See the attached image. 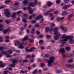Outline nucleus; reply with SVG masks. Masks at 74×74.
<instances>
[{
    "mask_svg": "<svg viewBox=\"0 0 74 74\" xmlns=\"http://www.w3.org/2000/svg\"><path fill=\"white\" fill-rule=\"evenodd\" d=\"M58 31V28L56 27L55 28V29L53 30L54 32V35H57L54 36V38L56 40H59L60 38V37L62 36V34L59 33V32Z\"/></svg>",
    "mask_w": 74,
    "mask_h": 74,
    "instance_id": "nucleus-1",
    "label": "nucleus"
},
{
    "mask_svg": "<svg viewBox=\"0 0 74 74\" xmlns=\"http://www.w3.org/2000/svg\"><path fill=\"white\" fill-rule=\"evenodd\" d=\"M20 42H21L20 41H17L16 43H15L14 45L16 46H17V45H19L18 48H20V49H23V48H24V47L22 46V45L24 44V43L21 42L20 43Z\"/></svg>",
    "mask_w": 74,
    "mask_h": 74,
    "instance_id": "nucleus-2",
    "label": "nucleus"
},
{
    "mask_svg": "<svg viewBox=\"0 0 74 74\" xmlns=\"http://www.w3.org/2000/svg\"><path fill=\"white\" fill-rule=\"evenodd\" d=\"M61 38H63V40L60 41V42H62V44H64L66 41H67V39L66 37L64 34L62 35Z\"/></svg>",
    "mask_w": 74,
    "mask_h": 74,
    "instance_id": "nucleus-3",
    "label": "nucleus"
},
{
    "mask_svg": "<svg viewBox=\"0 0 74 74\" xmlns=\"http://www.w3.org/2000/svg\"><path fill=\"white\" fill-rule=\"evenodd\" d=\"M60 28L63 33H66L67 32V28L62 26H60Z\"/></svg>",
    "mask_w": 74,
    "mask_h": 74,
    "instance_id": "nucleus-4",
    "label": "nucleus"
},
{
    "mask_svg": "<svg viewBox=\"0 0 74 74\" xmlns=\"http://www.w3.org/2000/svg\"><path fill=\"white\" fill-rule=\"evenodd\" d=\"M49 59H50L49 60L50 61V65L51 66H52V63H53V62H54V60L55 59V58L54 57H51L49 58Z\"/></svg>",
    "mask_w": 74,
    "mask_h": 74,
    "instance_id": "nucleus-5",
    "label": "nucleus"
},
{
    "mask_svg": "<svg viewBox=\"0 0 74 74\" xmlns=\"http://www.w3.org/2000/svg\"><path fill=\"white\" fill-rule=\"evenodd\" d=\"M4 14L5 15V16H6L7 18H9L11 16V14H10V12L9 11H6L4 13Z\"/></svg>",
    "mask_w": 74,
    "mask_h": 74,
    "instance_id": "nucleus-6",
    "label": "nucleus"
},
{
    "mask_svg": "<svg viewBox=\"0 0 74 74\" xmlns=\"http://www.w3.org/2000/svg\"><path fill=\"white\" fill-rule=\"evenodd\" d=\"M71 6V5L69 4L68 5H66L65 6H64L63 7L62 9L63 10H67V9H68L69 7H70Z\"/></svg>",
    "mask_w": 74,
    "mask_h": 74,
    "instance_id": "nucleus-7",
    "label": "nucleus"
},
{
    "mask_svg": "<svg viewBox=\"0 0 74 74\" xmlns=\"http://www.w3.org/2000/svg\"><path fill=\"white\" fill-rule=\"evenodd\" d=\"M66 39H67V40H68L69 38L70 40H72L73 39V38H74V37H73V36H66Z\"/></svg>",
    "mask_w": 74,
    "mask_h": 74,
    "instance_id": "nucleus-8",
    "label": "nucleus"
},
{
    "mask_svg": "<svg viewBox=\"0 0 74 74\" xmlns=\"http://www.w3.org/2000/svg\"><path fill=\"white\" fill-rule=\"evenodd\" d=\"M44 59V60H45V61L47 62L48 63L47 64L48 66H49V67L51 66V63H50V61H49V60H47V59Z\"/></svg>",
    "mask_w": 74,
    "mask_h": 74,
    "instance_id": "nucleus-9",
    "label": "nucleus"
},
{
    "mask_svg": "<svg viewBox=\"0 0 74 74\" xmlns=\"http://www.w3.org/2000/svg\"><path fill=\"white\" fill-rule=\"evenodd\" d=\"M10 29H8L4 30L3 31V33L4 34H6L8 32H10Z\"/></svg>",
    "mask_w": 74,
    "mask_h": 74,
    "instance_id": "nucleus-10",
    "label": "nucleus"
},
{
    "mask_svg": "<svg viewBox=\"0 0 74 74\" xmlns=\"http://www.w3.org/2000/svg\"><path fill=\"white\" fill-rule=\"evenodd\" d=\"M59 52H61L62 53H64L65 52L64 49V48H61L59 51Z\"/></svg>",
    "mask_w": 74,
    "mask_h": 74,
    "instance_id": "nucleus-11",
    "label": "nucleus"
},
{
    "mask_svg": "<svg viewBox=\"0 0 74 74\" xmlns=\"http://www.w3.org/2000/svg\"><path fill=\"white\" fill-rule=\"evenodd\" d=\"M51 5H53L51 1H49L47 2V6L49 7H50Z\"/></svg>",
    "mask_w": 74,
    "mask_h": 74,
    "instance_id": "nucleus-12",
    "label": "nucleus"
},
{
    "mask_svg": "<svg viewBox=\"0 0 74 74\" xmlns=\"http://www.w3.org/2000/svg\"><path fill=\"white\" fill-rule=\"evenodd\" d=\"M29 6H30L31 7H35V5H34V3H29Z\"/></svg>",
    "mask_w": 74,
    "mask_h": 74,
    "instance_id": "nucleus-13",
    "label": "nucleus"
},
{
    "mask_svg": "<svg viewBox=\"0 0 74 74\" xmlns=\"http://www.w3.org/2000/svg\"><path fill=\"white\" fill-rule=\"evenodd\" d=\"M11 0H6L5 1V4H8V3H10L11 2Z\"/></svg>",
    "mask_w": 74,
    "mask_h": 74,
    "instance_id": "nucleus-14",
    "label": "nucleus"
},
{
    "mask_svg": "<svg viewBox=\"0 0 74 74\" xmlns=\"http://www.w3.org/2000/svg\"><path fill=\"white\" fill-rule=\"evenodd\" d=\"M9 53H10V54L12 53V51L11 50H8V52H6L5 53V55H9Z\"/></svg>",
    "mask_w": 74,
    "mask_h": 74,
    "instance_id": "nucleus-15",
    "label": "nucleus"
},
{
    "mask_svg": "<svg viewBox=\"0 0 74 74\" xmlns=\"http://www.w3.org/2000/svg\"><path fill=\"white\" fill-rule=\"evenodd\" d=\"M28 39V37L26 36L24 37L23 39H22V41H25V40H27Z\"/></svg>",
    "mask_w": 74,
    "mask_h": 74,
    "instance_id": "nucleus-16",
    "label": "nucleus"
},
{
    "mask_svg": "<svg viewBox=\"0 0 74 74\" xmlns=\"http://www.w3.org/2000/svg\"><path fill=\"white\" fill-rule=\"evenodd\" d=\"M16 13L15 12L13 13L12 15V17L13 18H15L16 17Z\"/></svg>",
    "mask_w": 74,
    "mask_h": 74,
    "instance_id": "nucleus-17",
    "label": "nucleus"
},
{
    "mask_svg": "<svg viewBox=\"0 0 74 74\" xmlns=\"http://www.w3.org/2000/svg\"><path fill=\"white\" fill-rule=\"evenodd\" d=\"M45 30L46 32H48L49 30V28L48 27H46L45 28Z\"/></svg>",
    "mask_w": 74,
    "mask_h": 74,
    "instance_id": "nucleus-18",
    "label": "nucleus"
},
{
    "mask_svg": "<svg viewBox=\"0 0 74 74\" xmlns=\"http://www.w3.org/2000/svg\"><path fill=\"white\" fill-rule=\"evenodd\" d=\"M23 3L26 5L28 3V1L27 0H24L23 1Z\"/></svg>",
    "mask_w": 74,
    "mask_h": 74,
    "instance_id": "nucleus-19",
    "label": "nucleus"
},
{
    "mask_svg": "<svg viewBox=\"0 0 74 74\" xmlns=\"http://www.w3.org/2000/svg\"><path fill=\"white\" fill-rule=\"evenodd\" d=\"M29 13L30 14H33V9L30 10L29 11Z\"/></svg>",
    "mask_w": 74,
    "mask_h": 74,
    "instance_id": "nucleus-20",
    "label": "nucleus"
},
{
    "mask_svg": "<svg viewBox=\"0 0 74 74\" xmlns=\"http://www.w3.org/2000/svg\"><path fill=\"white\" fill-rule=\"evenodd\" d=\"M65 49L66 51H70V47H67L65 48Z\"/></svg>",
    "mask_w": 74,
    "mask_h": 74,
    "instance_id": "nucleus-21",
    "label": "nucleus"
},
{
    "mask_svg": "<svg viewBox=\"0 0 74 74\" xmlns=\"http://www.w3.org/2000/svg\"><path fill=\"white\" fill-rule=\"evenodd\" d=\"M60 0H57L56 1V2L57 4H60Z\"/></svg>",
    "mask_w": 74,
    "mask_h": 74,
    "instance_id": "nucleus-22",
    "label": "nucleus"
},
{
    "mask_svg": "<svg viewBox=\"0 0 74 74\" xmlns=\"http://www.w3.org/2000/svg\"><path fill=\"white\" fill-rule=\"evenodd\" d=\"M15 64H10V67H15Z\"/></svg>",
    "mask_w": 74,
    "mask_h": 74,
    "instance_id": "nucleus-23",
    "label": "nucleus"
},
{
    "mask_svg": "<svg viewBox=\"0 0 74 74\" xmlns=\"http://www.w3.org/2000/svg\"><path fill=\"white\" fill-rule=\"evenodd\" d=\"M22 13V10H20L17 12L16 13V14H20L21 13Z\"/></svg>",
    "mask_w": 74,
    "mask_h": 74,
    "instance_id": "nucleus-24",
    "label": "nucleus"
},
{
    "mask_svg": "<svg viewBox=\"0 0 74 74\" xmlns=\"http://www.w3.org/2000/svg\"><path fill=\"white\" fill-rule=\"evenodd\" d=\"M69 42L70 43V44H73L74 43V40H70Z\"/></svg>",
    "mask_w": 74,
    "mask_h": 74,
    "instance_id": "nucleus-25",
    "label": "nucleus"
},
{
    "mask_svg": "<svg viewBox=\"0 0 74 74\" xmlns=\"http://www.w3.org/2000/svg\"><path fill=\"white\" fill-rule=\"evenodd\" d=\"M35 30V29H34V28L32 29V31L31 32V33H32V34H34V33Z\"/></svg>",
    "mask_w": 74,
    "mask_h": 74,
    "instance_id": "nucleus-26",
    "label": "nucleus"
},
{
    "mask_svg": "<svg viewBox=\"0 0 74 74\" xmlns=\"http://www.w3.org/2000/svg\"><path fill=\"white\" fill-rule=\"evenodd\" d=\"M67 13L66 12V11H64L62 12V15H67Z\"/></svg>",
    "mask_w": 74,
    "mask_h": 74,
    "instance_id": "nucleus-27",
    "label": "nucleus"
},
{
    "mask_svg": "<svg viewBox=\"0 0 74 74\" xmlns=\"http://www.w3.org/2000/svg\"><path fill=\"white\" fill-rule=\"evenodd\" d=\"M5 22H6V23L8 24V23H10V22H11V21L9 20H5Z\"/></svg>",
    "mask_w": 74,
    "mask_h": 74,
    "instance_id": "nucleus-28",
    "label": "nucleus"
},
{
    "mask_svg": "<svg viewBox=\"0 0 74 74\" xmlns=\"http://www.w3.org/2000/svg\"><path fill=\"white\" fill-rule=\"evenodd\" d=\"M9 73V71H4V72L3 74H8V73Z\"/></svg>",
    "mask_w": 74,
    "mask_h": 74,
    "instance_id": "nucleus-29",
    "label": "nucleus"
},
{
    "mask_svg": "<svg viewBox=\"0 0 74 74\" xmlns=\"http://www.w3.org/2000/svg\"><path fill=\"white\" fill-rule=\"evenodd\" d=\"M37 72V69H36L34 70L32 72L33 74H36Z\"/></svg>",
    "mask_w": 74,
    "mask_h": 74,
    "instance_id": "nucleus-30",
    "label": "nucleus"
},
{
    "mask_svg": "<svg viewBox=\"0 0 74 74\" xmlns=\"http://www.w3.org/2000/svg\"><path fill=\"white\" fill-rule=\"evenodd\" d=\"M46 37L47 38H51V36L50 35H47L46 36Z\"/></svg>",
    "mask_w": 74,
    "mask_h": 74,
    "instance_id": "nucleus-31",
    "label": "nucleus"
},
{
    "mask_svg": "<svg viewBox=\"0 0 74 74\" xmlns=\"http://www.w3.org/2000/svg\"><path fill=\"white\" fill-rule=\"evenodd\" d=\"M22 21H23V22H25V23H26L27 22V20H26L25 18L23 19Z\"/></svg>",
    "mask_w": 74,
    "mask_h": 74,
    "instance_id": "nucleus-32",
    "label": "nucleus"
},
{
    "mask_svg": "<svg viewBox=\"0 0 74 74\" xmlns=\"http://www.w3.org/2000/svg\"><path fill=\"white\" fill-rule=\"evenodd\" d=\"M53 11H54V10L51 9L49 10L48 12H53Z\"/></svg>",
    "mask_w": 74,
    "mask_h": 74,
    "instance_id": "nucleus-33",
    "label": "nucleus"
},
{
    "mask_svg": "<svg viewBox=\"0 0 74 74\" xmlns=\"http://www.w3.org/2000/svg\"><path fill=\"white\" fill-rule=\"evenodd\" d=\"M66 66L69 67H73V66L72 65H66Z\"/></svg>",
    "mask_w": 74,
    "mask_h": 74,
    "instance_id": "nucleus-34",
    "label": "nucleus"
},
{
    "mask_svg": "<svg viewBox=\"0 0 74 74\" xmlns=\"http://www.w3.org/2000/svg\"><path fill=\"white\" fill-rule=\"evenodd\" d=\"M4 67H5V65L3 64V63L1 64L0 66V67L3 68Z\"/></svg>",
    "mask_w": 74,
    "mask_h": 74,
    "instance_id": "nucleus-35",
    "label": "nucleus"
},
{
    "mask_svg": "<svg viewBox=\"0 0 74 74\" xmlns=\"http://www.w3.org/2000/svg\"><path fill=\"white\" fill-rule=\"evenodd\" d=\"M6 55V57L7 58H11L12 56L10 55L7 54Z\"/></svg>",
    "mask_w": 74,
    "mask_h": 74,
    "instance_id": "nucleus-36",
    "label": "nucleus"
},
{
    "mask_svg": "<svg viewBox=\"0 0 74 74\" xmlns=\"http://www.w3.org/2000/svg\"><path fill=\"white\" fill-rule=\"evenodd\" d=\"M73 62V60L72 59L69 60L68 61L69 63H71V62Z\"/></svg>",
    "mask_w": 74,
    "mask_h": 74,
    "instance_id": "nucleus-37",
    "label": "nucleus"
},
{
    "mask_svg": "<svg viewBox=\"0 0 74 74\" xmlns=\"http://www.w3.org/2000/svg\"><path fill=\"white\" fill-rule=\"evenodd\" d=\"M45 58H48L49 57V55L48 54H46L45 55Z\"/></svg>",
    "mask_w": 74,
    "mask_h": 74,
    "instance_id": "nucleus-38",
    "label": "nucleus"
},
{
    "mask_svg": "<svg viewBox=\"0 0 74 74\" xmlns=\"http://www.w3.org/2000/svg\"><path fill=\"white\" fill-rule=\"evenodd\" d=\"M12 63H14L15 64L16 63H17V60H13V61L12 62Z\"/></svg>",
    "mask_w": 74,
    "mask_h": 74,
    "instance_id": "nucleus-39",
    "label": "nucleus"
},
{
    "mask_svg": "<svg viewBox=\"0 0 74 74\" xmlns=\"http://www.w3.org/2000/svg\"><path fill=\"white\" fill-rule=\"evenodd\" d=\"M37 0H35V1H34V5H35V6H36V5L37 4Z\"/></svg>",
    "mask_w": 74,
    "mask_h": 74,
    "instance_id": "nucleus-40",
    "label": "nucleus"
},
{
    "mask_svg": "<svg viewBox=\"0 0 74 74\" xmlns=\"http://www.w3.org/2000/svg\"><path fill=\"white\" fill-rule=\"evenodd\" d=\"M34 26L36 27H40V25L38 24H37L35 25Z\"/></svg>",
    "mask_w": 74,
    "mask_h": 74,
    "instance_id": "nucleus-41",
    "label": "nucleus"
},
{
    "mask_svg": "<svg viewBox=\"0 0 74 74\" xmlns=\"http://www.w3.org/2000/svg\"><path fill=\"white\" fill-rule=\"evenodd\" d=\"M32 23H36V20H33L31 22Z\"/></svg>",
    "mask_w": 74,
    "mask_h": 74,
    "instance_id": "nucleus-42",
    "label": "nucleus"
},
{
    "mask_svg": "<svg viewBox=\"0 0 74 74\" xmlns=\"http://www.w3.org/2000/svg\"><path fill=\"white\" fill-rule=\"evenodd\" d=\"M30 9H32V8H31V7L30 6H29L27 7V10H30Z\"/></svg>",
    "mask_w": 74,
    "mask_h": 74,
    "instance_id": "nucleus-43",
    "label": "nucleus"
},
{
    "mask_svg": "<svg viewBox=\"0 0 74 74\" xmlns=\"http://www.w3.org/2000/svg\"><path fill=\"white\" fill-rule=\"evenodd\" d=\"M58 12H59L58 11H56L53 12V13L54 14H57L58 13Z\"/></svg>",
    "mask_w": 74,
    "mask_h": 74,
    "instance_id": "nucleus-44",
    "label": "nucleus"
},
{
    "mask_svg": "<svg viewBox=\"0 0 74 74\" xmlns=\"http://www.w3.org/2000/svg\"><path fill=\"white\" fill-rule=\"evenodd\" d=\"M38 16V17H39V19H41V18H42V17H43V16H42V15H39Z\"/></svg>",
    "mask_w": 74,
    "mask_h": 74,
    "instance_id": "nucleus-45",
    "label": "nucleus"
},
{
    "mask_svg": "<svg viewBox=\"0 0 74 74\" xmlns=\"http://www.w3.org/2000/svg\"><path fill=\"white\" fill-rule=\"evenodd\" d=\"M4 49V47H0V51H3Z\"/></svg>",
    "mask_w": 74,
    "mask_h": 74,
    "instance_id": "nucleus-46",
    "label": "nucleus"
},
{
    "mask_svg": "<svg viewBox=\"0 0 74 74\" xmlns=\"http://www.w3.org/2000/svg\"><path fill=\"white\" fill-rule=\"evenodd\" d=\"M3 41V38L1 37L0 38V42H2Z\"/></svg>",
    "mask_w": 74,
    "mask_h": 74,
    "instance_id": "nucleus-47",
    "label": "nucleus"
},
{
    "mask_svg": "<svg viewBox=\"0 0 74 74\" xmlns=\"http://www.w3.org/2000/svg\"><path fill=\"white\" fill-rule=\"evenodd\" d=\"M41 65V67H43L45 66V64H44L43 63H42L40 64Z\"/></svg>",
    "mask_w": 74,
    "mask_h": 74,
    "instance_id": "nucleus-48",
    "label": "nucleus"
},
{
    "mask_svg": "<svg viewBox=\"0 0 74 74\" xmlns=\"http://www.w3.org/2000/svg\"><path fill=\"white\" fill-rule=\"evenodd\" d=\"M60 21V18L58 17L57 18V22H59Z\"/></svg>",
    "mask_w": 74,
    "mask_h": 74,
    "instance_id": "nucleus-49",
    "label": "nucleus"
},
{
    "mask_svg": "<svg viewBox=\"0 0 74 74\" xmlns=\"http://www.w3.org/2000/svg\"><path fill=\"white\" fill-rule=\"evenodd\" d=\"M27 61H28L27 60H24L23 61V62H25V63H26L27 62Z\"/></svg>",
    "mask_w": 74,
    "mask_h": 74,
    "instance_id": "nucleus-50",
    "label": "nucleus"
},
{
    "mask_svg": "<svg viewBox=\"0 0 74 74\" xmlns=\"http://www.w3.org/2000/svg\"><path fill=\"white\" fill-rule=\"evenodd\" d=\"M72 16H73V14H70L68 16V17H69V18H71Z\"/></svg>",
    "mask_w": 74,
    "mask_h": 74,
    "instance_id": "nucleus-51",
    "label": "nucleus"
},
{
    "mask_svg": "<svg viewBox=\"0 0 74 74\" xmlns=\"http://www.w3.org/2000/svg\"><path fill=\"white\" fill-rule=\"evenodd\" d=\"M69 1V0H64V2L65 3H67Z\"/></svg>",
    "mask_w": 74,
    "mask_h": 74,
    "instance_id": "nucleus-52",
    "label": "nucleus"
},
{
    "mask_svg": "<svg viewBox=\"0 0 74 74\" xmlns=\"http://www.w3.org/2000/svg\"><path fill=\"white\" fill-rule=\"evenodd\" d=\"M28 40H29L30 42H34V40H33L28 39Z\"/></svg>",
    "mask_w": 74,
    "mask_h": 74,
    "instance_id": "nucleus-53",
    "label": "nucleus"
},
{
    "mask_svg": "<svg viewBox=\"0 0 74 74\" xmlns=\"http://www.w3.org/2000/svg\"><path fill=\"white\" fill-rule=\"evenodd\" d=\"M50 16V17H52V16H53V14L52 13H50L49 14Z\"/></svg>",
    "mask_w": 74,
    "mask_h": 74,
    "instance_id": "nucleus-54",
    "label": "nucleus"
},
{
    "mask_svg": "<svg viewBox=\"0 0 74 74\" xmlns=\"http://www.w3.org/2000/svg\"><path fill=\"white\" fill-rule=\"evenodd\" d=\"M23 16H24L26 17V16H28V15H27V14H26V13H25L23 14Z\"/></svg>",
    "mask_w": 74,
    "mask_h": 74,
    "instance_id": "nucleus-55",
    "label": "nucleus"
},
{
    "mask_svg": "<svg viewBox=\"0 0 74 74\" xmlns=\"http://www.w3.org/2000/svg\"><path fill=\"white\" fill-rule=\"evenodd\" d=\"M51 26H55V24L53 23H51Z\"/></svg>",
    "mask_w": 74,
    "mask_h": 74,
    "instance_id": "nucleus-56",
    "label": "nucleus"
},
{
    "mask_svg": "<svg viewBox=\"0 0 74 74\" xmlns=\"http://www.w3.org/2000/svg\"><path fill=\"white\" fill-rule=\"evenodd\" d=\"M5 8V7H4V6H1L0 7V10L2 9V8Z\"/></svg>",
    "mask_w": 74,
    "mask_h": 74,
    "instance_id": "nucleus-57",
    "label": "nucleus"
},
{
    "mask_svg": "<svg viewBox=\"0 0 74 74\" xmlns=\"http://www.w3.org/2000/svg\"><path fill=\"white\" fill-rule=\"evenodd\" d=\"M40 32L39 31H36V33L37 34H40Z\"/></svg>",
    "mask_w": 74,
    "mask_h": 74,
    "instance_id": "nucleus-58",
    "label": "nucleus"
},
{
    "mask_svg": "<svg viewBox=\"0 0 74 74\" xmlns=\"http://www.w3.org/2000/svg\"><path fill=\"white\" fill-rule=\"evenodd\" d=\"M30 51L31 52H33V49L32 48H30Z\"/></svg>",
    "mask_w": 74,
    "mask_h": 74,
    "instance_id": "nucleus-59",
    "label": "nucleus"
},
{
    "mask_svg": "<svg viewBox=\"0 0 74 74\" xmlns=\"http://www.w3.org/2000/svg\"><path fill=\"white\" fill-rule=\"evenodd\" d=\"M43 42V40H40L39 41V44H41V43H42Z\"/></svg>",
    "mask_w": 74,
    "mask_h": 74,
    "instance_id": "nucleus-60",
    "label": "nucleus"
},
{
    "mask_svg": "<svg viewBox=\"0 0 74 74\" xmlns=\"http://www.w3.org/2000/svg\"><path fill=\"white\" fill-rule=\"evenodd\" d=\"M20 19H21L19 17H18L16 19V21H19L20 20Z\"/></svg>",
    "mask_w": 74,
    "mask_h": 74,
    "instance_id": "nucleus-61",
    "label": "nucleus"
},
{
    "mask_svg": "<svg viewBox=\"0 0 74 74\" xmlns=\"http://www.w3.org/2000/svg\"><path fill=\"white\" fill-rule=\"evenodd\" d=\"M35 57V55L34 54H33L31 56V58H34Z\"/></svg>",
    "mask_w": 74,
    "mask_h": 74,
    "instance_id": "nucleus-62",
    "label": "nucleus"
},
{
    "mask_svg": "<svg viewBox=\"0 0 74 74\" xmlns=\"http://www.w3.org/2000/svg\"><path fill=\"white\" fill-rule=\"evenodd\" d=\"M4 28H0V31H3L4 30Z\"/></svg>",
    "mask_w": 74,
    "mask_h": 74,
    "instance_id": "nucleus-63",
    "label": "nucleus"
},
{
    "mask_svg": "<svg viewBox=\"0 0 74 74\" xmlns=\"http://www.w3.org/2000/svg\"><path fill=\"white\" fill-rule=\"evenodd\" d=\"M29 29H27V30H26L27 33H29Z\"/></svg>",
    "mask_w": 74,
    "mask_h": 74,
    "instance_id": "nucleus-64",
    "label": "nucleus"
}]
</instances>
